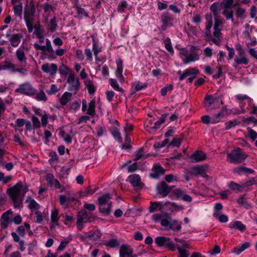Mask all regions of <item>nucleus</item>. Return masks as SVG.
I'll list each match as a JSON object with an SVG mask.
<instances>
[{
  "label": "nucleus",
  "mask_w": 257,
  "mask_h": 257,
  "mask_svg": "<svg viewBox=\"0 0 257 257\" xmlns=\"http://www.w3.org/2000/svg\"><path fill=\"white\" fill-rule=\"evenodd\" d=\"M56 18L55 17H53L50 22L49 27L50 30L51 32H54L56 31L57 27Z\"/></svg>",
  "instance_id": "603ef678"
},
{
  "label": "nucleus",
  "mask_w": 257,
  "mask_h": 257,
  "mask_svg": "<svg viewBox=\"0 0 257 257\" xmlns=\"http://www.w3.org/2000/svg\"><path fill=\"white\" fill-rule=\"evenodd\" d=\"M196 69L195 68H189L188 69H186L183 73H182V75L181 76V77H179L180 80H182L187 77H189L191 76L192 74H193L194 72Z\"/></svg>",
  "instance_id": "c9c22d12"
},
{
  "label": "nucleus",
  "mask_w": 257,
  "mask_h": 257,
  "mask_svg": "<svg viewBox=\"0 0 257 257\" xmlns=\"http://www.w3.org/2000/svg\"><path fill=\"white\" fill-rule=\"evenodd\" d=\"M171 193L176 199H181L185 192L181 189H175L172 190Z\"/></svg>",
  "instance_id": "e433bc0d"
},
{
  "label": "nucleus",
  "mask_w": 257,
  "mask_h": 257,
  "mask_svg": "<svg viewBox=\"0 0 257 257\" xmlns=\"http://www.w3.org/2000/svg\"><path fill=\"white\" fill-rule=\"evenodd\" d=\"M233 171L239 175H247L254 172L252 169L242 166L234 168Z\"/></svg>",
  "instance_id": "f3484780"
},
{
  "label": "nucleus",
  "mask_w": 257,
  "mask_h": 257,
  "mask_svg": "<svg viewBox=\"0 0 257 257\" xmlns=\"http://www.w3.org/2000/svg\"><path fill=\"white\" fill-rule=\"evenodd\" d=\"M168 204L170 205L171 207H173L172 211H178L183 209V207L182 206L178 205L174 202L168 201L165 203V205L166 206L168 205Z\"/></svg>",
  "instance_id": "864d4df0"
},
{
  "label": "nucleus",
  "mask_w": 257,
  "mask_h": 257,
  "mask_svg": "<svg viewBox=\"0 0 257 257\" xmlns=\"http://www.w3.org/2000/svg\"><path fill=\"white\" fill-rule=\"evenodd\" d=\"M203 104L206 110L209 111L219 108L222 102L219 97H204Z\"/></svg>",
  "instance_id": "20e7f679"
},
{
  "label": "nucleus",
  "mask_w": 257,
  "mask_h": 257,
  "mask_svg": "<svg viewBox=\"0 0 257 257\" xmlns=\"http://www.w3.org/2000/svg\"><path fill=\"white\" fill-rule=\"evenodd\" d=\"M95 103L96 101L94 99L91 100L88 105V108L87 109V114L90 116H93L95 114Z\"/></svg>",
  "instance_id": "a878e982"
},
{
  "label": "nucleus",
  "mask_w": 257,
  "mask_h": 257,
  "mask_svg": "<svg viewBox=\"0 0 257 257\" xmlns=\"http://www.w3.org/2000/svg\"><path fill=\"white\" fill-rule=\"evenodd\" d=\"M16 91L26 95H34L37 92L36 89L29 83L21 84Z\"/></svg>",
  "instance_id": "0eeeda50"
},
{
  "label": "nucleus",
  "mask_w": 257,
  "mask_h": 257,
  "mask_svg": "<svg viewBox=\"0 0 257 257\" xmlns=\"http://www.w3.org/2000/svg\"><path fill=\"white\" fill-rule=\"evenodd\" d=\"M214 20L215 24L214 28H219V27L221 26L225 22L224 20L220 18H215Z\"/></svg>",
  "instance_id": "e2e57ef3"
},
{
  "label": "nucleus",
  "mask_w": 257,
  "mask_h": 257,
  "mask_svg": "<svg viewBox=\"0 0 257 257\" xmlns=\"http://www.w3.org/2000/svg\"><path fill=\"white\" fill-rule=\"evenodd\" d=\"M223 6V9H231L233 0H222L221 3Z\"/></svg>",
  "instance_id": "6e6d98bb"
},
{
  "label": "nucleus",
  "mask_w": 257,
  "mask_h": 257,
  "mask_svg": "<svg viewBox=\"0 0 257 257\" xmlns=\"http://www.w3.org/2000/svg\"><path fill=\"white\" fill-rule=\"evenodd\" d=\"M228 113L227 112V110L226 108H223L221 110L215 114L213 117L212 118L211 122L213 123H215L219 121L221 117L228 115Z\"/></svg>",
  "instance_id": "aec40b11"
},
{
  "label": "nucleus",
  "mask_w": 257,
  "mask_h": 257,
  "mask_svg": "<svg viewBox=\"0 0 257 257\" xmlns=\"http://www.w3.org/2000/svg\"><path fill=\"white\" fill-rule=\"evenodd\" d=\"M21 39L18 34L12 35L10 39V42L13 47H17L20 44Z\"/></svg>",
  "instance_id": "c85d7f7f"
},
{
  "label": "nucleus",
  "mask_w": 257,
  "mask_h": 257,
  "mask_svg": "<svg viewBox=\"0 0 257 257\" xmlns=\"http://www.w3.org/2000/svg\"><path fill=\"white\" fill-rule=\"evenodd\" d=\"M104 244L110 247H115L119 245V242L116 239L112 238L107 241Z\"/></svg>",
  "instance_id": "4c0bfd02"
},
{
  "label": "nucleus",
  "mask_w": 257,
  "mask_h": 257,
  "mask_svg": "<svg viewBox=\"0 0 257 257\" xmlns=\"http://www.w3.org/2000/svg\"><path fill=\"white\" fill-rule=\"evenodd\" d=\"M222 14L225 17L226 20H230L232 23H233V12L231 9H224Z\"/></svg>",
  "instance_id": "c756f323"
},
{
  "label": "nucleus",
  "mask_w": 257,
  "mask_h": 257,
  "mask_svg": "<svg viewBox=\"0 0 257 257\" xmlns=\"http://www.w3.org/2000/svg\"><path fill=\"white\" fill-rule=\"evenodd\" d=\"M248 135L252 140L254 141L257 138V133L250 127L247 128Z\"/></svg>",
  "instance_id": "13d9d810"
},
{
  "label": "nucleus",
  "mask_w": 257,
  "mask_h": 257,
  "mask_svg": "<svg viewBox=\"0 0 257 257\" xmlns=\"http://www.w3.org/2000/svg\"><path fill=\"white\" fill-rule=\"evenodd\" d=\"M60 217L62 218V221L66 225L68 224L69 222H71L74 219L72 215H68L67 213L61 214Z\"/></svg>",
  "instance_id": "473e14b6"
},
{
  "label": "nucleus",
  "mask_w": 257,
  "mask_h": 257,
  "mask_svg": "<svg viewBox=\"0 0 257 257\" xmlns=\"http://www.w3.org/2000/svg\"><path fill=\"white\" fill-rule=\"evenodd\" d=\"M26 202H29L28 207L32 210H38L40 208V205L33 199L29 197L26 200Z\"/></svg>",
  "instance_id": "7c9ffc66"
},
{
  "label": "nucleus",
  "mask_w": 257,
  "mask_h": 257,
  "mask_svg": "<svg viewBox=\"0 0 257 257\" xmlns=\"http://www.w3.org/2000/svg\"><path fill=\"white\" fill-rule=\"evenodd\" d=\"M58 91V88L56 85L52 84L51 85L50 89L47 90L46 92L48 95H54Z\"/></svg>",
  "instance_id": "052dcab7"
},
{
  "label": "nucleus",
  "mask_w": 257,
  "mask_h": 257,
  "mask_svg": "<svg viewBox=\"0 0 257 257\" xmlns=\"http://www.w3.org/2000/svg\"><path fill=\"white\" fill-rule=\"evenodd\" d=\"M102 207L104 208L103 210L100 209V206H99V211L104 214L105 215H108L110 214L111 207V203H108L107 205H103Z\"/></svg>",
  "instance_id": "a18cd8bd"
},
{
  "label": "nucleus",
  "mask_w": 257,
  "mask_h": 257,
  "mask_svg": "<svg viewBox=\"0 0 257 257\" xmlns=\"http://www.w3.org/2000/svg\"><path fill=\"white\" fill-rule=\"evenodd\" d=\"M59 71L61 74L66 75L68 73L69 68L67 66L62 64L59 67Z\"/></svg>",
  "instance_id": "680f3d73"
},
{
  "label": "nucleus",
  "mask_w": 257,
  "mask_h": 257,
  "mask_svg": "<svg viewBox=\"0 0 257 257\" xmlns=\"http://www.w3.org/2000/svg\"><path fill=\"white\" fill-rule=\"evenodd\" d=\"M46 180L49 186L52 187L53 186V183L55 182L56 179H54V177L53 174L49 173L46 175Z\"/></svg>",
  "instance_id": "4d7b16f0"
},
{
  "label": "nucleus",
  "mask_w": 257,
  "mask_h": 257,
  "mask_svg": "<svg viewBox=\"0 0 257 257\" xmlns=\"http://www.w3.org/2000/svg\"><path fill=\"white\" fill-rule=\"evenodd\" d=\"M77 218L85 222L89 221L91 218L93 217V214L90 211H88L85 209L81 210L77 213Z\"/></svg>",
  "instance_id": "9b49d317"
},
{
  "label": "nucleus",
  "mask_w": 257,
  "mask_h": 257,
  "mask_svg": "<svg viewBox=\"0 0 257 257\" xmlns=\"http://www.w3.org/2000/svg\"><path fill=\"white\" fill-rule=\"evenodd\" d=\"M146 83L139 82L137 84H134L131 88V94H134L136 91H139L147 87Z\"/></svg>",
  "instance_id": "b1692460"
},
{
  "label": "nucleus",
  "mask_w": 257,
  "mask_h": 257,
  "mask_svg": "<svg viewBox=\"0 0 257 257\" xmlns=\"http://www.w3.org/2000/svg\"><path fill=\"white\" fill-rule=\"evenodd\" d=\"M16 56L19 61L25 63L26 62L27 59L25 56L24 48L20 47L16 51Z\"/></svg>",
  "instance_id": "393cba45"
},
{
  "label": "nucleus",
  "mask_w": 257,
  "mask_h": 257,
  "mask_svg": "<svg viewBox=\"0 0 257 257\" xmlns=\"http://www.w3.org/2000/svg\"><path fill=\"white\" fill-rule=\"evenodd\" d=\"M161 21L163 25L161 29L162 31H165L167 27H171L173 25L172 23L173 18L167 14H164L161 16Z\"/></svg>",
  "instance_id": "f8f14e48"
},
{
  "label": "nucleus",
  "mask_w": 257,
  "mask_h": 257,
  "mask_svg": "<svg viewBox=\"0 0 257 257\" xmlns=\"http://www.w3.org/2000/svg\"><path fill=\"white\" fill-rule=\"evenodd\" d=\"M131 143V138L128 136L127 134H125V144L122 145L121 149H126L129 150L132 148V146L130 145Z\"/></svg>",
  "instance_id": "37998d69"
},
{
  "label": "nucleus",
  "mask_w": 257,
  "mask_h": 257,
  "mask_svg": "<svg viewBox=\"0 0 257 257\" xmlns=\"http://www.w3.org/2000/svg\"><path fill=\"white\" fill-rule=\"evenodd\" d=\"M239 124V121H238L236 120H234L229 121L228 122H226L225 123V130H228Z\"/></svg>",
  "instance_id": "09e8293b"
},
{
  "label": "nucleus",
  "mask_w": 257,
  "mask_h": 257,
  "mask_svg": "<svg viewBox=\"0 0 257 257\" xmlns=\"http://www.w3.org/2000/svg\"><path fill=\"white\" fill-rule=\"evenodd\" d=\"M168 143H169V140L168 139H166L161 143H160V142L156 143L154 144V147L156 149L161 148L162 147H165Z\"/></svg>",
  "instance_id": "bf43d9fd"
},
{
  "label": "nucleus",
  "mask_w": 257,
  "mask_h": 257,
  "mask_svg": "<svg viewBox=\"0 0 257 257\" xmlns=\"http://www.w3.org/2000/svg\"><path fill=\"white\" fill-rule=\"evenodd\" d=\"M169 229L173 230L179 231L181 229V222L177 220H173L170 223Z\"/></svg>",
  "instance_id": "72a5a7b5"
},
{
  "label": "nucleus",
  "mask_w": 257,
  "mask_h": 257,
  "mask_svg": "<svg viewBox=\"0 0 257 257\" xmlns=\"http://www.w3.org/2000/svg\"><path fill=\"white\" fill-rule=\"evenodd\" d=\"M127 181L136 189H141L144 184L141 182V177L138 174H133L130 175L127 178Z\"/></svg>",
  "instance_id": "1a4fd4ad"
},
{
  "label": "nucleus",
  "mask_w": 257,
  "mask_h": 257,
  "mask_svg": "<svg viewBox=\"0 0 257 257\" xmlns=\"http://www.w3.org/2000/svg\"><path fill=\"white\" fill-rule=\"evenodd\" d=\"M153 173H151V177L157 179L165 173V170L160 165H156L152 169Z\"/></svg>",
  "instance_id": "dca6fc26"
},
{
  "label": "nucleus",
  "mask_w": 257,
  "mask_h": 257,
  "mask_svg": "<svg viewBox=\"0 0 257 257\" xmlns=\"http://www.w3.org/2000/svg\"><path fill=\"white\" fill-rule=\"evenodd\" d=\"M229 187L232 190L238 191H240L242 189V188L244 187L243 185L242 186H240V185H239L234 182H231L229 184Z\"/></svg>",
  "instance_id": "8fccbe9b"
},
{
  "label": "nucleus",
  "mask_w": 257,
  "mask_h": 257,
  "mask_svg": "<svg viewBox=\"0 0 257 257\" xmlns=\"http://www.w3.org/2000/svg\"><path fill=\"white\" fill-rule=\"evenodd\" d=\"M22 11L23 7L22 4L17 5L14 7V13L18 16H20L22 15Z\"/></svg>",
  "instance_id": "774afa93"
},
{
  "label": "nucleus",
  "mask_w": 257,
  "mask_h": 257,
  "mask_svg": "<svg viewBox=\"0 0 257 257\" xmlns=\"http://www.w3.org/2000/svg\"><path fill=\"white\" fill-rule=\"evenodd\" d=\"M133 249L130 246L126 244H122L119 249L120 257H134L133 255Z\"/></svg>",
  "instance_id": "9d476101"
},
{
  "label": "nucleus",
  "mask_w": 257,
  "mask_h": 257,
  "mask_svg": "<svg viewBox=\"0 0 257 257\" xmlns=\"http://www.w3.org/2000/svg\"><path fill=\"white\" fill-rule=\"evenodd\" d=\"M188 172L191 175H200L203 177H205L206 176L203 167L201 166H197L192 167L190 169Z\"/></svg>",
  "instance_id": "ddd939ff"
},
{
  "label": "nucleus",
  "mask_w": 257,
  "mask_h": 257,
  "mask_svg": "<svg viewBox=\"0 0 257 257\" xmlns=\"http://www.w3.org/2000/svg\"><path fill=\"white\" fill-rule=\"evenodd\" d=\"M35 13V9L34 6L30 7V9L25 11L24 17L33 18Z\"/></svg>",
  "instance_id": "5fc2aeb1"
},
{
  "label": "nucleus",
  "mask_w": 257,
  "mask_h": 257,
  "mask_svg": "<svg viewBox=\"0 0 257 257\" xmlns=\"http://www.w3.org/2000/svg\"><path fill=\"white\" fill-rule=\"evenodd\" d=\"M46 44L45 46L46 47L47 51L48 52H49V53L51 54V55L52 56V58L53 59H55L56 58V57L53 56L54 51L52 47L50 41L48 39H47L46 40Z\"/></svg>",
  "instance_id": "3c124183"
},
{
  "label": "nucleus",
  "mask_w": 257,
  "mask_h": 257,
  "mask_svg": "<svg viewBox=\"0 0 257 257\" xmlns=\"http://www.w3.org/2000/svg\"><path fill=\"white\" fill-rule=\"evenodd\" d=\"M59 135L62 137L64 141L68 144L72 142V137L68 134H66L64 131H61Z\"/></svg>",
  "instance_id": "49530a36"
},
{
  "label": "nucleus",
  "mask_w": 257,
  "mask_h": 257,
  "mask_svg": "<svg viewBox=\"0 0 257 257\" xmlns=\"http://www.w3.org/2000/svg\"><path fill=\"white\" fill-rule=\"evenodd\" d=\"M155 242L158 246L167 248L170 250L174 251L176 249V244L169 237L158 236L155 238Z\"/></svg>",
  "instance_id": "7ed1b4c3"
},
{
  "label": "nucleus",
  "mask_w": 257,
  "mask_h": 257,
  "mask_svg": "<svg viewBox=\"0 0 257 257\" xmlns=\"http://www.w3.org/2000/svg\"><path fill=\"white\" fill-rule=\"evenodd\" d=\"M179 251V257H188L190 255L189 252L185 249H182L178 244L176 245Z\"/></svg>",
  "instance_id": "c03bdc74"
},
{
  "label": "nucleus",
  "mask_w": 257,
  "mask_h": 257,
  "mask_svg": "<svg viewBox=\"0 0 257 257\" xmlns=\"http://www.w3.org/2000/svg\"><path fill=\"white\" fill-rule=\"evenodd\" d=\"M247 156L243 154L239 148L233 149L230 153L227 155V160L231 163L238 164L243 162Z\"/></svg>",
  "instance_id": "f03ea898"
},
{
  "label": "nucleus",
  "mask_w": 257,
  "mask_h": 257,
  "mask_svg": "<svg viewBox=\"0 0 257 257\" xmlns=\"http://www.w3.org/2000/svg\"><path fill=\"white\" fill-rule=\"evenodd\" d=\"M85 84L86 85V87L87 89V90L90 95H92L94 93L95 91V88L94 85L92 84V83L89 81L88 82L85 81Z\"/></svg>",
  "instance_id": "de8ad7c7"
},
{
  "label": "nucleus",
  "mask_w": 257,
  "mask_h": 257,
  "mask_svg": "<svg viewBox=\"0 0 257 257\" xmlns=\"http://www.w3.org/2000/svg\"><path fill=\"white\" fill-rule=\"evenodd\" d=\"M163 43L165 45L166 50L170 53H173V48L172 46L171 40L169 38H166L164 39Z\"/></svg>",
  "instance_id": "ea45409f"
},
{
  "label": "nucleus",
  "mask_w": 257,
  "mask_h": 257,
  "mask_svg": "<svg viewBox=\"0 0 257 257\" xmlns=\"http://www.w3.org/2000/svg\"><path fill=\"white\" fill-rule=\"evenodd\" d=\"M23 186L20 184H17L13 187L8 189L7 192L9 193L10 198L12 199L15 198H23L24 196V194L26 191L22 193Z\"/></svg>",
  "instance_id": "423d86ee"
},
{
  "label": "nucleus",
  "mask_w": 257,
  "mask_h": 257,
  "mask_svg": "<svg viewBox=\"0 0 257 257\" xmlns=\"http://www.w3.org/2000/svg\"><path fill=\"white\" fill-rule=\"evenodd\" d=\"M252 185H257V177L252 178L249 181L244 183L243 187H247Z\"/></svg>",
  "instance_id": "338daca9"
},
{
  "label": "nucleus",
  "mask_w": 257,
  "mask_h": 257,
  "mask_svg": "<svg viewBox=\"0 0 257 257\" xmlns=\"http://www.w3.org/2000/svg\"><path fill=\"white\" fill-rule=\"evenodd\" d=\"M12 214L11 210L4 212L1 217V225L2 228H6L10 223V216Z\"/></svg>",
  "instance_id": "4468645a"
},
{
  "label": "nucleus",
  "mask_w": 257,
  "mask_h": 257,
  "mask_svg": "<svg viewBox=\"0 0 257 257\" xmlns=\"http://www.w3.org/2000/svg\"><path fill=\"white\" fill-rule=\"evenodd\" d=\"M199 47L192 46L189 50L187 57L183 58V63L186 64L198 60L199 59Z\"/></svg>",
  "instance_id": "39448f33"
},
{
  "label": "nucleus",
  "mask_w": 257,
  "mask_h": 257,
  "mask_svg": "<svg viewBox=\"0 0 257 257\" xmlns=\"http://www.w3.org/2000/svg\"><path fill=\"white\" fill-rule=\"evenodd\" d=\"M229 226L230 228L238 229L242 232L244 231L246 229L245 226L239 221H236L230 224Z\"/></svg>",
  "instance_id": "bb28decb"
},
{
  "label": "nucleus",
  "mask_w": 257,
  "mask_h": 257,
  "mask_svg": "<svg viewBox=\"0 0 257 257\" xmlns=\"http://www.w3.org/2000/svg\"><path fill=\"white\" fill-rule=\"evenodd\" d=\"M236 201L240 206H242L245 208L247 209L250 207V205L246 201V199L243 197H239Z\"/></svg>",
  "instance_id": "79ce46f5"
},
{
  "label": "nucleus",
  "mask_w": 257,
  "mask_h": 257,
  "mask_svg": "<svg viewBox=\"0 0 257 257\" xmlns=\"http://www.w3.org/2000/svg\"><path fill=\"white\" fill-rule=\"evenodd\" d=\"M69 92H65L62 96H71L74 95L79 89V81L78 78H75L73 73H70L67 79Z\"/></svg>",
  "instance_id": "f257e3e1"
},
{
  "label": "nucleus",
  "mask_w": 257,
  "mask_h": 257,
  "mask_svg": "<svg viewBox=\"0 0 257 257\" xmlns=\"http://www.w3.org/2000/svg\"><path fill=\"white\" fill-rule=\"evenodd\" d=\"M108 130L111 132L112 135L113 136L114 139L118 141H120L121 140L120 133L119 132L118 129L114 126L109 127Z\"/></svg>",
  "instance_id": "cd10ccee"
},
{
  "label": "nucleus",
  "mask_w": 257,
  "mask_h": 257,
  "mask_svg": "<svg viewBox=\"0 0 257 257\" xmlns=\"http://www.w3.org/2000/svg\"><path fill=\"white\" fill-rule=\"evenodd\" d=\"M213 37L211 38V40L216 45L218 46L220 43V37L222 33L219 28H214Z\"/></svg>",
  "instance_id": "412c9836"
},
{
  "label": "nucleus",
  "mask_w": 257,
  "mask_h": 257,
  "mask_svg": "<svg viewBox=\"0 0 257 257\" xmlns=\"http://www.w3.org/2000/svg\"><path fill=\"white\" fill-rule=\"evenodd\" d=\"M234 62L236 65H234V67H236L237 65L244 64L247 65L248 63V59L244 56L239 57L235 56L234 59Z\"/></svg>",
  "instance_id": "2f4dec72"
},
{
  "label": "nucleus",
  "mask_w": 257,
  "mask_h": 257,
  "mask_svg": "<svg viewBox=\"0 0 257 257\" xmlns=\"http://www.w3.org/2000/svg\"><path fill=\"white\" fill-rule=\"evenodd\" d=\"M250 246V243L248 242H245L241 244L240 245H238L233 248V252L235 253L236 254H240L245 249L248 248Z\"/></svg>",
  "instance_id": "5701e85b"
},
{
  "label": "nucleus",
  "mask_w": 257,
  "mask_h": 257,
  "mask_svg": "<svg viewBox=\"0 0 257 257\" xmlns=\"http://www.w3.org/2000/svg\"><path fill=\"white\" fill-rule=\"evenodd\" d=\"M172 190V187H170L165 182H161L157 186V191L158 193L163 197L167 196L170 192H171Z\"/></svg>",
  "instance_id": "6e6552de"
},
{
  "label": "nucleus",
  "mask_w": 257,
  "mask_h": 257,
  "mask_svg": "<svg viewBox=\"0 0 257 257\" xmlns=\"http://www.w3.org/2000/svg\"><path fill=\"white\" fill-rule=\"evenodd\" d=\"M110 196L109 194H105L98 199V204L100 206V209L103 210L104 208L102 207L103 205H107L108 203H111L110 200Z\"/></svg>",
  "instance_id": "6ab92c4d"
},
{
  "label": "nucleus",
  "mask_w": 257,
  "mask_h": 257,
  "mask_svg": "<svg viewBox=\"0 0 257 257\" xmlns=\"http://www.w3.org/2000/svg\"><path fill=\"white\" fill-rule=\"evenodd\" d=\"M95 190L91 189L89 187L86 188L85 190L80 191L79 192V194L81 197L87 196L88 195H91L94 194Z\"/></svg>",
  "instance_id": "a19ab883"
},
{
  "label": "nucleus",
  "mask_w": 257,
  "mask_h": 257,
  "mask_svg": "<svg viewBox=\"0 0 257 257\" xmlns=\"http://www.w3.org/2000/svg\"><path fill=\"white\" fill-rule=\"evenodd\" d=\"M110 84L111 86L115 89L118 91H120L121 88L119 87L117 81L115 79L111 78L110 80Z\"/></svg>",
  "instance_id": "69168bd1"
},
{
  "label": "nucleus",
  "mask_w": 257,
  "mask_h": 257,
  "mask_svg": "<svg viewBox=\"0 0 257 257\" xmlns=\"http://www.w3.org/2000/svg\"><path fill=\"white\" fill-rule=\"evenodd\" d=\"M93 51L94 55L96 57L97 56L98 53L101 51L100 48H99L94 39L93 40Z\"/></svg>",
  "instance_id": "0e129e2a"
},
{
  "label": "nucleus",
  "mask_w": 257,
  "mask_h": 257,
  "mask_svg": "<svg viewBox=\"0 0 257 257\" xmlns=\"http://www.w3.org/2000/svg\"><path fill=\"white\" fill-rule=\"evenodd\" d=\"M167 116V114H162L159 120L155 123V126L151 127V129L154 131H155L158 127H160V125L165 122V119Z\"/></svg>",
  "instance_id": "58836bf2"
},
{
  "label": "nucleus",
  "mask_w": 257,
  "mask_h": 257,
  "mask_svg": "<svg viewBox=\"0 0 257 257\" xmlns=\"http://www.w3.org/2000/svg\"><path fill=\"white\" fill-rule=\"evenodd\" d=\"M59 217H58V211L56 208H53L51 211V221L53 225L50 227V228L53 227V225H57L58 221L59 220Z\"/></svg>",
  "instance_id": "4be33fe9"
},
{
  "label": "nucleus",
  "mask_w": 257,
  "mask_h": 257,
  "mask_svg": "<svg viewBox=\"0 0 257 257\" xmlns=\"http://www.w3.org/2000/svg\"><path fill=\"white\" fill-rule=\"evenodd\" d=\"M190 159L193 160V162H200L206 159V155L203 152L198 151L191 155Z\"/></svg>",
  "instance_id": "a211bd4d"
},
{
  "label": "nucleus",
  "mask_w": 257,
  "mask_h": 257,
  "mask_svg": "<svg viewBox=\"0 0 257 257\" xmlns=\"http://www.w3.org/2000/svg\"><path fill=\"white\" fill-rule=\"evenodd\" d=\"M101 235V233L99 230H96L93 231H90L87 233H85L83 237L88 240L93 241L99 239Z\"/></svg>",
  "instance_id": "2eb2a0df"
},
{
  "label": "nucleus",
  "mask_w": 257,
  "mask_h": 257,
  "mask_svg": "<svg viewBox=\"0 0 257 257\" xmlns=\"http://www.w3.org/2000/svg\"><path fill=\"white\" fill-rule=\"evenodd\" d=\"M206 19L207 20V22L206 23L205 25V30L206 31V33L207 35H208L210 32V29L212 26V21L211 16L206 15Z\"/></svg>",
  "instance_id": "f704fd0d"
}]
</instances>
